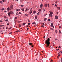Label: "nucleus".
<instances>
[{"label": "nucleus", "mask_w": 62, "mask_h": 62, "mask_svg": "<svg viewBox=\"0 0 62 62\" xmlns=\"http://www.w3.org/2000/svg\"><path fill=\"white\" fill-rule=\"evenodd\" d=\"M4 12H7V11H5Z\"/></svg>", "instance_id": "obj_62"}, {"label": "nucleus", "mask_w": 62, "mask_h": 62, "mask_svg": "<svg viewBox=\"0 0 62 62\" xmlns=\"http://www.w3.org/2000/svg\"><path fill=\"white\" fill-rule=\"evenodd\" d=\"M47 4H46L45 5V7H46L47 6Z\"/></svg>", "instance_id": "obj_14"}, {"label": "nucleus", "mask_w": 62, "mask_h": 62, "mask_svg": "<svg viewBox=\"0 0 62 62\" xmlns=\"http://www.w3.org/2000/svg\"><path fill=\"white\" fill-rule=\"evenodd\" d=\"M9 24V23H8L7 24V25H8Z\"/></svg>", "instance_id": "obj_30"}, {"label": "nucleus", "mask_w": 62, "mask_h": 62, "mask_svg": "<svg viewBox=\"0 0 62 62\" xmlns=\"http://www.w3.org/2000/svg\"><path fill=\"white\" fill-rule=\"evenodd\" d=\"M21 25H19V27H21Z\"/></svg>", "instance_id": "obj_57"}, {"label": "nucleus", "mask_w": 62, "mask_h": 62, "mask_svg": "<svg viewBox=\"0 0 62 62\" xmlns=\"http://www.w3.org/2000/svg\"><path fill=\"white\" fill-rule=\"evenodd\" d=\"M29 44L30 45H33L32 43H30Z\"/></svg>", "instance_id": "obj_8"}, {"label": "nucleus", "mask_w": 62, "mask_h": 62, "mask_svg": "<svg viewBox=\"0 0 62 62\" xmlns=\"http://www.w3.org/2000/svg\"><path fill=\"white\" fill-rule=\"evenodd\" d=\"M19 14H22V13L19 12Z\"/></svg>", "instance_id": "obj_37"}, {"label": "nucleus", "mask_w": 62, "mask_h": 62, "mask_svg": "<svg viewBox=\"0 0 62 62\" xmlns=\"http://www.w3.org/2000/svg\"><path fill=\"white\" fill-rule=\"evenodd\" d=\"M58 56H60V54H59L58 53Z\"/></svg>", "instance_id": "obj_34"}, {"label": "nucleus", "mask_w": 62, "mask_h": 62, "mask_svg": "<svg viewBox=\"0 0 62 62\" xmlns=\"http://www.w3.org/2000/svg\"><path fill=\"white\" fill-rule=\"evenodd\" d=\"M52 14H53V12H51L50 13V14L49 15V16L50 17H52L53 16Z\"/></svg>", "instance_id": "obj_2"}, {"label": "nucleus", "mask_w": 62, "mask_h": 62, "mask_svg": "<svg viewBox=\"0 0 62 62\" xmlns=\"http://www.w3.org/2000/svg\"><path fill=\"white\" fill-rule=\"evenodd\" d=\"M57 9H59H59H60V8L59 7H57Z\"/></svg>", "instance_id": "obj_9"}, {"label": "nucleus", "mask_w": 62, "mask_h": 62, "mask_svg": "<svg viewBox=\"0 0 62 62\" xmlns=\"http://www.w3.org/2000/svg\"><path fill=\"white\" fill-rule=\"evenodd\" d=\"M26 24V23H23L22 24L23 25H25Z\"/></svg>", "instance_id": "obj_22"}, {"label": "nucleus", "mask_w": 62, "mask_h": 62, "mask_svg": "<svg viewBox=\"0 0 62 62\" xmlns=\"http://www.w3.org/2000/svg\"><path fill=\"white\" fill-rule=\"evenodd\" d=\"M50 29L51 30H53V29L52 28H50Z\"/></svg>", "instance_id": "obj_55"}, {"label": "nucleus", "mask_w": 62, "mask_h": 62, "mask_svg": "<svg viewBox=\"0 0 62 62\" xmlns=\"http://www.w3.org/2000/svg\"><path fill=\"white\" fill-rule=\"evenodd\" d=\"M43 25H44V23H43Z\"/></svg>", "instance_id": "obj_52"}, {"label": "nucleus", "mask_w": 62, "mask_h": 62, "mask_svg": "<svg viewBox=\"0 0 62 62\" xmlns=\"http://www.w3.org/2000/svg\"><path fill=\"white\" fill-rule=\"evenodd\" d=\"M30 9H31V11H32V8H31Z\"/></svg>", "instance_id": "obj_44"}, {"label": "nucleus", "mask_w": 62, "mask_h": 62, "mask_svg": "<svg viewBox=\"0 0 62 62\" xmlns=\"http://www.w3.org/2000/svg\"><path fill=\"white\" fill-rule=\"evenodd\" d=\"M55 39L56 40H57V39Z\"/></svg>", "instance_id": "obj_46"}, {"label": "nucleus", "mask_w": 62, "mask_h": 62, "mask_svg": "<svg viewBox=\"0 0 62 62\" xmlns=\"http://www.w3.org/2000/svg\"><path fill=\"white\" fill-rule=\"evenodd\" d=\"M0 26L1 27V26H2V25H0Z\"/></svg>", "instance_id": "obj_61"}, {"label": "nucleus", "mask_w": 62, "mask_h": 62, "mask_svg": "<svg viewBox=\"0 0 62 62\" xmlns=\"http://www.w3.org/2000/svg\"><path fill=\"white\" fill-rule=\"evenodd\" d=\"M61 27H61V26H59V28H61Z\"/></svg>", "instance_id": "obj_41"}, {"label": "nucleus", "mask_w": 62, "mask_h": 62, "mask_svg": "<svg viewBox=\"0 0 62 62\" xmlns=\"http://www.w3.org/2000/svg\"><path fill=\"white\" fill-rule=\"evenodd\" d=\"M4 26V25H2V26Z\"/></svg>", "instance_id": "obj_56"}, {"label": "nucleus", "mask_w": 62, "mask_h": 62, "mask_svg": "<svg viewBox=\"0 0 62 62\" xmlns=\"http://www.w3.org/2000/svg\"><path fill=\"white\" fill-rule=\"evenodd\" d=\"M31 47H34V45H32V46H31Z\"/></svg>", "instance_id": "obj_59"}, {"label": "nucleus", "mask_w": 62, "mask_h": 62, "mask_svg": "<svg viewBox=\"0 0 62 62\" xmlns=\"http://www.w3.org/2000/svg\"><path fill=\"white\" fill-rule=\"evenodd\" d=\"M17 17H15L14 19H15V20H16V19H17Z\"/></svg>", "instance_id": "obj_20"}, {"label": "nucleus", "mask_w": 62, "mask_h": 62, "mask_svg": "<svg viewBox=\"0 0 62 62\" xmlns=\"http://www.w3.org/2000/svg\"><path fill=\"white\" fill-rule=\"evenodd\" d=\"M29 29V28H28L27 29V30H28Z\"/></svg>", "instance_id": "obj_54"}, {"label": "nucleus", "mask_w": 62, "mask_h": 62, "mask_svg": "<svg viewBox=\"0 0 62 62\" xmlns=\"http://www.w3.org/2000/svg\"><path fill=\"white\" fill-rule=\"evenodd\" d=\"M7 10L8 11V10H10V9L9 8H7Z\"/></svg>", "instance_id": "obj_10"}, {"label": "nucleus", "mask_w": 62, "mask_h": 62, "mask_svg": "<svg viewBox=\"0 0 62 62\" xmlns=\"http://www.w3.org/2000/svg\"><path fill=\"white\" fill-rule=\"evenodd\" d=\"M41 11V9H39V11L40 12Z\"/></svg>", "instance_id": "obj_11"}, {"label": "nucleus", "mask_w": 62, "mask_h": 62, "mask_svg": "<svg viewBox=\"0 0 62 62\" xmlns=\"http://www.w3.org/2000/svg\"><path fill=\"white\" fill-rule=\"evenodd\" d=\"M11 28H12V27H11L10 28V30L11 29Z\"/></svg>", "instance_id": "obj_50"}, {"label": "nucleus", "mask_w": 62, "mask_h": 62, "mask_svg": "<svg viewBox=\"0 0 62 62\" xmlns=\"http://www.w3.org/2000/svg\"><path fill=\"white\" fill-rule=\"evenodd\" d=\"M39 12L38 13L37 15H39Z\"/></svg>", "instance_id": "obj_38"}, {"label": "nucleus", "mask_w": 62, "mask_h": 62, "mask_svg": "<svg viewBox=\"0 0 62 62\" xmlns=\"http://www.w3.org/2000/svg\"><path fill=\"white\" fill-rule=\"evenodd\" d=\"M6 29H8V27H6Z\"/></svg>", "instance_id": "obj_45"}, {"label": "nucleus", "mask_w": 62, "mask_h": 62, "mask_svg": "<svg viewBox=\"0 0 62 62\" xmlns=\"http://www.w3.org/2000/svg\"><path fill=\"white\" fill-rule=\"evenodd\" d=\"M55 3H57V1H56L55 2Z\"/></svg>", "instance_id": "obj_63"}, {"label": "nucleus", "mask_w": 62, "mask_h": 62, "mask_svg": "<svg viewBox=\"0 0 62 62\" xmlns=\"http://www.w3.org/2000/svg\"><path fill=\"white\" fill-rule=\"evenodd\" d=\"M55 6L56 7H57V5H56V4H55Z\"/></svg>", "instance_id": "obj_42"}, {"label": "nucleus", "mask_w": 62, "mask_h": 62, "mask_svg": "<svg viewBox=\"0 0 62 62\" xmlns=\"http://www.w3.org/2000/svg\"><path fill=\"white\" fill-rule=\"evenodd\" d=\"M13 14V12L12 11H10L8 13V16H10V14Z\"/></svg>", "instance_id": "obj_3"}, {"label": "nucleus", "mask_w": 62, "mask_h": 62, "mask_svg": "<svg viewBox=\"0 0 62 62\" xmlns=\"http://www.w3.org/2000/svg\"><path fill=\"white\" fill-rule=\"evenodd\" d=\"M43 11L44 12V11H45V9H43Z\"/></svg>", "instance_id": "obj_39"}, {"label": "nucleus", "mask_w": 62, "mask_h": 62, "mask_svg": "<svg viewBox=\"0 0 62 62\" xmlns=\"http://www.w3.org/2000/svg\"><path fill=\"white\" fill-rule=\"evenodd\" d=\"M11 9H12L13 8V5H11L10 6Z\"/></svg>", "instance_id": "obj_4"}, {"label": "nucleus", "mask_w": 62, "mask_h": 62, "mask_svg": "<svg viewBox=\"0 0 62 62\" xmlns=\"http://www.w3.org/2000/svg\"><path fill=\"white\" fill-rule=\"evenodd\" d=\"M12 34V32H11L10 33H9V35H10V34Z\"/></svg>", "instance_id": "obj_31"}, {"label": "nucleus", "mask_w": 62, "mask_h": 62, "mask_svg": "<svg viewBox=\"0 0 62 62\" xmlns=\"http://www.w3.org/2000/svg\"><path fill=\"white\" fill-rule=\"evenodd\" d=\"M59 32L60 33H61V31H60V30H59Z\"/></svg>", "instance_id": "obj_26"}, {"label": "nucleus", "mask_w": 62, "mask_h": 62, "mask_svg": "<svg viewBox=\"0 0 62 62\" xmlns=\"http://www.w3.org/2000/svg\"><path fill=\"white\" fill-rule=\"evenodd\" d=\"M21 21H19L18 22V23H21Z\"/></svg>", "instance_id": "obj_49"}, {"label": "nucleus", "mask_w": 62, "mask_h": 62, "mask_svg": "<svg viewBox=\"0 0 62 62\" xmlns=\"http://www.w3.org/2000/svg\"><path fill=\"white\" fill-rule=\"evenodd\" d=\"M0 3H1V4H2V2L1 1H0Z\"/></svg>", "instance_id": "obj_35"}, {"label": "nucleus", "mask_w": 62, "mask_h": 62, "mask_svg": "<svg viewBox=\"0 0 62 62\" xmlns=\"http://www.w3.org/2000/svg\"><path fill=\"white\" fill-rule=\"evenodd\" d=\"M28 10V8H26V9L25 11H27V10Z\"/></svg>", "instance_id": "obj_25"}, {"label": "nucleus", "mask_w": 62, "mask_h": 62, "mask_svg": "<svg viewBox=\"0 0 62 62\" xmlns=\"http://www.w3.org/2000/svg\"><path fill=\"white\" fill-rule=\"evenodd\" d=\"M59 48H60V49L61 48V47H60V46H59L58 47Z\"/></svg>", "instance_id": "obj_40"}, {"label": "nucleus", "mask_w": 62, "mask_h": 62, "mask_svg": "<svg viewBox=\"0 0 62 62\" xmlns=\"http://www.w3.org/2000/svg\"><path fill=\"white\" fill-rule=\"evenodd\" d=\"M50 39L49 38H48L47 40H46L45 42V43L46 44V47H48L49 46V44H50Z\"/></svg>", "instance_id": "obj_1"}, {"label": "nucleus", "mask_w": 62, "mask_h": 62, "mask_svg": "<svg viewBox=\"0 0 62 62\" xmlns=\"http://www.w3.org/2000/svg\"><path fill=\"white\" fill-rule=\"evenodd\" d=\"M55 19H57H57H58V16H55Z\"/></svg>", "instance_id": "obj_5"}, {"label": "nucleus", "mask_w": 62, "mask_h": 62, "mask_svg": "<svg viewBox=\"0 0 62 62\" xmlns=\"http://www.w3.org/2000/svg\"><path fill=\"white\" fill-rule=\"evenodd\" d=\"M43 6V5H42V3L41 4V5L40 6V8H42V6Z\"/></svg>", "instance_id": "obj_7"}, {"label": "nucleus", "mask_w": 62, "mask_h": 62, "mask_svg": "<svg viewBox=\"0 0 62 62\" xmlns=\"http://www.w3.org/2000/svg\"><path fill=\"white\" fill-rule=\"evenodd\" d=\"M48 22H50V19H48Z\"/></svg>", "instance_id": "obj_33"}, {"label": "nucleus", "mask_w": 62, "mask_h": 62, "mask_svg": "<svg viewBox=\"0 0 62 62\" xmlns=\"http://www.w3.org/2000/svg\"><path fill=\"white\" fill-rule=\"evenodd\" d=\"M55 33H57V31L56 30H55Z\"/></svg>", "instance_id": "obj_16"}, {"label": "nucleus", "mask_w": 62, "mask_h": 62, "mask_svg": "<svg viewBox=\"0 0 62 62\" xmlns=\"http://www.w3.org/2000/svg\"><path fill=\"white\" fill-rule=\"evenodd\" d=\"M41 27H44V25H41Z\"/></svg>", "instance_id": "obj_28"}, {"label": "nucleus", "mask_w": 62, "mask_h": 62, "mask_svg": "<svg viewBox=\"0 0 62 62\" xmlns=\"http://www.w3.org/2000/svg\"><path fill=\"white\" fill-rule=\"evenodd\" d=\"M2 2H5V1L4 0H2Z\"/></svg>", "instance_id": "obj_48"}, {"label": "nucleus", "mask_w": 62, "mask_h": 62, "mask_svg": "<svg viewBox=\"0 0 62 62\" xmlns=\"http://www.w3.org/2000/svg\"><path fill=\"white\" fill-rule=\"evenodd\" d=\"M30 23H28V25H30Z\"/></svg>", "instance_id": "obj_36"}, {"label": "nucleus", "mask_w": 62, "mask_h": 62, "mask_svg": "<svg viewBox=\"0 0 62 62\" xmlns=\"http://www.w3.org/2000/svg\"><path fill=\"white\" fill-rule=\"evenodd\" d=\"M4 10V8H2V10Z\"/></svg>", "instance_id": "obj_43"}, {"label": "nucleus", "mask_w": 62, "mask_h": 62, "mask_svg": "<svg viewBox=\"0 0 62 62\" xmlns=\"http://www.w3.org/2000/svg\"><path fill=\"white\" fill-rule=\"evenodd\" d=\"M47 6H48V7H49V4H47Z\"/></svg>", "instance_id": "obj_32"}, {"label": "nucleus", "mask_w": 62, "mask_h": 62, "mask_svg": "<svg viewBox=\"0 0 62 62\" xmlns=\"http://www.w3.org/2000/svg\"><path fill=\"white\" fill-rule=\"evenodd\" d=\"M47 20V18H45L44 19V21H46V20Z\"/></svg>", "instance_id": "obj_21"}, {"label": "nucleus", "mask_w": 62, "mask_h": 62, "mask_svg": "<svg viewBox=\"0 0 62 62\" xmlns=\"http://www.w3.org/2000/svg\"><path fill=\"white\" fill-rule=\"evenodd\" d=\"M34 24H35V26H36V23L35 22H34Z\"/></svg>", "instance_id": "obj_51"}, {"label": "nucleus", "mask_w": 62, "mask_h": 62, "mask_svg": "<svg viewBox=\"0 0 62 62\" xmlns=\"http://www.w3.org/2000/svg\"><path fill=\"white\" fill-rule=\"evenodd\" d=\"M21 32V31H16V32L17 33H18V32Z\"/></svg>", "instance_id": "obj_23"}, {"label": "nucleus", "mask_w": 62, "mask_h": 62, "mask_svg": "<svg viewBox=\"0 0 62 62\" xmlns=\"http://www.w3.org/2000/svg\"><path fill=\"white\" fill-rule=\"evenodd\" d=\"M6 22H8V20L7 19L5 20Z\"/></svg>", "instance_id": "obj_29"}, {"label": "nucleus", "mask_w": 62, "mask_h": 62, "mask_svg": "<svg viewBox=\"0 0 62 62\" xmlns=\"http://www.w3.org/2000/svg\"><path fill=\"white\" fill-rule=\"evenodd\" d=\"M4 18H7V17H6V16H4Z\"/></svg>", "instance_id": "obj_47"}, {"label": "nucleus", "mask_w": 62, "mask_h": 62, "mask_svg": "<svg viewBox=\"0 0 62 62\" xmlns=\"http://www.w3.org/2000/svg\"><path fill=\"white\" fill-rule=\"evenodd\" d=\"M53 23H52L51 25V26H53Z\"/></svg>", "instance_id": "obj_27"}, {"label": "nucleus", "mask_w": 62, "mask_h": 62, "mask_svg": "<svg viewBox=\"0 0 62 62\" xmlns=\"http://www.w3.org/2000/svg\"><path fill=\"white\" fill-rule=\"evenodd\" d=\"M16 14L17 15H19V13L18 12H17L16 13Z\"/></svg>", "instance_id": "obj_15"}, {"label": "nucleus", "mask_w": 62, "mask_h": 62, "mask_svg": "<svg viewBox=\"0 0 62 62\" xmlns=\"http://www.w3.org/2000/svg\"><path fill=\"white\" fill-rule=\"evenodd\" d=\"M32 24H34V23L33 22V23H32Z\"/></svg>", "instance_id": "obj_58"}, {"label": "nucleus", "mask_w": 62, "mask_h": 62, "mask_svg": "<svg viewBox=\"0 0 62 62\" xmlns=\"http://www.w3.org/2000/svg\"><path fill=\"white\" fill-rule=\"evenodd\" d=\"M0 22H2V20H0Z\"/></svg>", "instance_id": "obj_53"}, {"label": "nucleus", "mask_w": 62, "mask_h": 62, "mask_svg": "<svg viewBox=\"0 0 62 62\" xmlns=\"http://www.w3.org/2000/svg\"><path fill=\"white\" fill-rule=\"evenodd\" d=\"M16 11H20V9H17L16 10Z\"/></svg>", "instance_id": "obj_24"}, {"label": "nucleus", "mask_w": 62, "mask_h": 62, "mask_svg": "<svg viewBox=\"0 0 62 62\" xmlns=\"http://www.w3.org/2000/svg\"><path fill=\"white\" fill-rule=\"evenodd\" d=\"M19 6H21V7H23V5H20Z\"/></svg>", "instance_id": "obj_13"}, {"label": "nucleus", "mask_w": 62, "mask_h": 62, "mask_svg": "<svg viewBox=\"0 0 62 62\" xmlns=\"http://www.w3.org/2000/svg\"><path fill=\"white\" fill-rule=\"evenodd\" d=\"M28 21L29 23V22H30V21H29V20H28Z\"/></svg>", "instance_id": "obj_64"}, {"label": "nucleus", "mask_w": 62, "mask_h": 62, "mask_svg": "<svg viewBox=\"0 0 62 62\" xmlns=\"http://www.w3.org/2000/svg\"><path fill=\"white\" fill-rule=\"evenodd\" d=\"M21 10L22 11H24V8H21Z\"/></svg>", "instance_id": "obj_6"}, {"label": "nucleus", "mask_w": 62, "mask_h": 62, "mask_svg": "<svg viewBox=\"0 0 62 62\" xmlns=\"http://www.w3.org/2000/svg\"><path fill=\"white\" fill-rule=\"evenodd\" d=\"M28 14H25V16H28Z\"/></svg>", "instance_id": "obj_19"}, {"label": "nucleus", "mask_w": 62, "mask_h": 62, "mask_svg": "<svg viewBox=\"0 0 62 62\" xmlns=\"http://www.w3.org/2000/svg\"><path fill=\"white\" fill-rule=\"evenodd\" d=\"M32 13V11H31V12H29V13L30 14H31V13Z\"/></svg>", "instance_id": "obj_17"}, {"label": "nucleus", "mask_w": 62, "mask_h": 62, "mask_svg": "<svg viewBox=\"0 0 62 62\" xmlns=\"http://www.w3.org/2000/svg\"><path fill=\"white\" fill-rule=\"evenodd\" d=\"M60 52H61V54L62 53V51H60Z\"/></svg>", "instance_id": "obj_60"}, {"label": "nucleus", "mask_w": 62, "mask_h": 62, "mask_svg": "<svg viewBox=\"0 0 62 62\" xmlns=\"http://www.w3.org/2000/svg\"><path fill=\"white\" fill-rule=\"evenodd\" d=\"M36 12V11H34L33 12V13L34 14H35V13Z\"/></svg>", "instance_id": "obj_12"}, {"label": "nucleus", "mask_w": 62, "mask_h": 62, "mask_svg": "<svg viewBox=\"0 0 62 62\" xmlns=\"http://www.w3.org/2000/svg\"><path fill=\"white\" fill-rule=\"evenodd\" d=\"M35 19H38V17L36 16H35Z\"/></svg>", "instance_id": "obj_18"}]
</instances>
